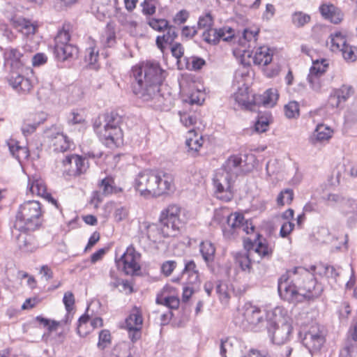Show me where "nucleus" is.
<instances>
[{"label":"nucleus","instance_id":"1","mask_svg":"<svg viewBox=\"0 0 357 357\" xmlns=\"http://www.w3.org/2000/svg\"><path fill=\"white\" fill-rule=\"evenodd\" d=\"M316 280L314 275L303 267H295L287 271L278 280V293L280 297L288 301L298 300V296L312 298L319 295L316 291Z\"/></svg>","mask_w":357,"mask_h":357},{"label":"nucleus","instance_id":"2","mask_svg":"<svg viewBox=\"0 0 357 357\" xmlns=\"http://www.w3.org/2000/svg\"><path fill=\"white\" fill-rule=\"evenodd\" d=\"M4 58L6 65L10 67L7 77L9 85L18 93H29L33 86V73L26 67L28 56L17 49L8 48L4 52Z\"/></svg>","mask_w":357,"mask_h":357},{"label":"nucleus","instance_id":"3","mask_svg":"<svg viewBox=\"0 0 357 357\" xmlns=\"http://www.w3.org/2000/svg\"><path fill=\"white\" fill-rule=\"evenodd\" d=\"M243 162L241 155H233L222 165V172L216 174L213 178L218 199L225 202H229L232 199L231 181L243 172Z\"/></svg>","mask_w":357,"mask_h":357},{"label":"nucleus","instance_id":"4","mask_svg":"<svg viewBox=\"0 0 357 357\" xmlns=\"http://www.w3.org/2000/svg\"><path fill=\"white\" fill-rule=\"evenodd\" d=\"M132 72L135 79V82L132 83V91L135 94H137V86H140V91H145L147 88H157L165 77V72L159 63L149 61L134 66Z\"/></svg>","mask_w":357,"mask_h":357},{"label":"nucleus","instance_id":"5","mask_svg":"<svg viewBox=\"0 0 357 357\" xmlns=\"http://www.w3.org/2000/svg\"><path fill=\"white\" fill-rule=\"evenodd\" d=\"M41 205L38 201L24 202L19 207L14 227L20 231H34L41 225Z\"/></svg>","mask_w":357,"mask_h":357},{"label":"nucleus","instance_id":"6","mask_svg":"<svg viewBox=\"0 0 357 357\" xmlns=\"http://www.w3.org/2000/svg\"><path fill=\"white\" fill-rule=\"evenodd\" d=\"M243 330H255L265 321V313L250 303H245L238 310L234 320Z\"/></svg>","mask_w":357,"mask_h":357},{"label":"nucleus","instance_id":"7","mask_svg":"<svg viewBox=\"0 0 357 357\" xmlns=\"http://www.w3.org/2000/svg\"><path fill=\"white\" fill-rule=\"evenodd\" d=\"M70 36L63 29L54 38V54L59 61H65L74 58L78 53L77 47L69 43Z\"/></svg>","mask_w":357,"mask_h":357},{"label":"nucleus","instance_id":"8","mask_svg":"<svg viewBox=\"0 0 357 357\" xmlns=\"http://www.w3.org/2000/svg\"><path fill=\"white\" fill-rule=\"evenodd\" d=\"M105 131L102 132L103 139L107 143L117 144L122 139V131L119 126L121 116L116 112H111L103 114Z\"/></svg>","mask_w":357,"mask_h":357},{"label":"nucleus","instance_id":"9","mask_svg":"<svg viewBox=\"0 0 357 357\" xmlns=\"http://www.w3.org/2000/svg\"><path fill=\"white\" fill-rule=\"evenodd\" d=\"M63 174L69 176H78L89 168L88 160L76 154L68 155L62 160Z\"/></svg>","mask_w":357,"mask_h":357},{"label":"nucleus","instance_id":"10","mask_svg":"<svg viewBox=\"0 0 357 357\" xmlns=\"http://www.w3.org/2000/svg\"><path fill=\"white\" fill-rule=\"evenodd\" d=\"M158 181L156 172L145 170L139 173L135 180L134 187L141 195H152L155 196V183Z\"/></svg>","mask_w":357,"mask_h":357},{"label":"nucleus","instance_id":"11","mask_svg":"<svg viewBox=\"0 0 357 357\" xmlns=\"http://www.w3.org/2000/svg\"><path fill=\"white\" fill-rule=\"evenodd\" d=\"M181 208L176 204H170L162 210L160 215V222L163 225L170 227L176 235L183 227L184 222L180 218Z\"/></svg>","mask_w":357,"mask_h":357},{"label":"nucleus","instance_id":"12","mask_svg":"<svg viewBox=\"0 0 357 357\" xmlns=\"http://www.w3.org/2000/svg\"><path fill=\"white\" fill-rule=\"evenodd\" d=\"M266 327L272 342L276 344H283L288 342L293 330L291 324L287 321L279 324L270 321Z\"/></svg>","mask_w":357,"mask_h":357},{"label":"nucleus","instance_id":"13","mask_svg":"<svg viewBox=\"0 0 357 357\" xmlns=\"http://www.w3.org/2000/svg\"><path fill=\"white\" fill-rule=\"evenodd\" d=\"M140 256V254L136 252L134 247L130 245L121 258L116 260V262L119 267L121 265L123 266V271L126 275H132L140 270V266L137 262Z\"/></svg>","mask_w":357,"mask_h":357},{"label":"nucleus","instance_id":"14","mask_svg":"<svg viewBox=\"0 0 357 357\" xmlns=\"http://www.w3.org/2000/svg\"><path fill=\"white\" fill-rule=\"evenodd\" d=\"M140 86L137 87V94L139 98L144 102H153V106L158 109H165L169 107L168 99L160 93L159 86L157 88H147L145 91H139Z\"/></svg>","mask_w":357,"mask_h":357},{"label":"nucleus","instance_id":"15","mask_svg":"<svg viewBox=\"0 0 357 357\" xmlns=\"http://www.w3.org/2000/svg\"><path fill=\"white\" fill-rule=\"evenodd\" d=\"M28 188L31 194L45 198L61 211L60 204L47 192L45 181L39 176L34 175L29 177Z\"/></svg>","mask_w":357,"mask_h":357},{"label":"nucleus","instance_id":"16","mask_svg":"<svg viewBox=\"0 0 357 357\" xmlns=\"http://www.w3.org/2000/svg\"><path fill=\"white\" fill-rule=\"evenodd\" d=\"M243 221L244 216L239 213H231L228 215L227 223L222 228L224 237L227 239L234 238L241 231V225Z\"/></svg>","mask_w":357,"mask_h":357},{"label":"nucleus","instance_id":"17","mask_svg":"<svg viewBox=\"0 0 357 357\" xmlns=\"http://www.w3.org/2000/svg\"><path fill=\"white\" fill-rule=\"evenodd\" d=\"M116 0H93L91 13L100 21L109 17L114 8Z\"/></svg>","mask_w":357,"mask_h":357},{"label":"nucleus","instance_id":"18","mask_svg":"<svg viewBox=\"0 0 357 357\" xmlns=\"http://www.w3.org/2000/svg\"><path fill=\"white\" fill-rule=\"evenodd\" d=\"M50 146L56 153L65 152L70 149L71 142L68 137L63 132L51 131L48 135Z\"/></svg>","mask_w":357,"mask_h":357},{"label":"nucleus","instance_id":"19","mask_svg":"<svg viewBox=\"0 0 357 357\" xmlns=\"http://www.w3.org/2000/svg\"><path fill=\"white\" fill-rule=\"evenodd\" d=\"M158 181L156 182L155 196H160L174 190V178L170 173L156 172Z\"/></svg>","mask_w":357,"mask_h":357},{"label":"nucleus","instance_id":"20","mask_svg":"<svg viewBox=\"0 0 357 357\" xmlns=\"http://www.w3.org/2000/svg\"><path fill=\"white\" fill-rule=\"evenodd\" d=\"M324 343V337L319 331L314 328L307 331L303 340V344L310 353L320 350Z\"/></svg>","mask_w":357,"mask_h":357},{"label":"nucleus","instance_id":"21","mask_svg":"<svg viewBox=\"0 0 357 357\" xmlns=\"http://www.w3.org/2000/svg\"><path fill=\"white\" fill-rule=\"evenodd\" d=\"M146 235L152 242H157L162 238L174 236L175 234L170 229V227L163 225L162 223L151 224L146 227Z\"/></svg>","mask_w":357,"mask_h":357},{"label":"nucleus","instance_id":"22","mask_svg":"<svg viewBox=\"0 0 357 357\" xmlns=\"http://www.w3.org/2000/svg\"><path fill=\"white\" fill-rule=\"evenodd\" d=\"M16 243L18 248L24 252H33L38 248L35 238L26 232L21 233L17 236Z\"/></svg>","mask_w":357,"mask_h":357},{"label":"nucleus","instance_id":"23","mask_svg":"<svg viewBox=\"0 0 357 357\" xmlns=\"http://www.w3.org/2000/svg\"><path fill=\"white\" fill-rule=\"evenodd\" d=\"M167 33L156 38L155 43L158 47L163 52L166 48L165 45H171L178 36L177 29L169 25L166 29Z\"/></svg>","mask_w":357,"mask_h":357},{"label":"nucleus","instance_id":"24","mask_svg":"<svg viewBox=\"0 0 357 357\" xmlns=\"http://www.w3.org/2000/svg\"><path fill=\"white\" fill-rule=\"evenodd\" d=\"M234 353L232 357H270L267 353L257 349H247L245 345L240 342H236Z\"/></svg>","mask_w":357,"mask_h":357},{"label":"nucleus","instance_id":"25","mask_svg":"<svg viewBox=\"0 0 357 357\" xmlns=\"http://www.w3.org/2000/svg\"><path fill=\"white\" fill-rule=\"evenodd\" d=\"M321 15L333 24H338L342 20V14L338 8L333 4H323L319 8Z\"/></svg>","mask_w":357,"mask_h":357},{"label":"nucleus","instance_id":"26","mask_svg":"<svg viewBox=\"0 0 357 357\" xmlns=\"http://www.w3.org/2000/svg\"><path fill=\"white\" fill-rule=\"evenodd\" d=\"M13 24L19 31L27 36L35 34L38 27L36 22H33L29 20L22 17L14 20Z\"/></svg>","mask_w":357,"mask_h":357},{"label":"nucleus","instance_id":"27","mask_svg":"<svg viewBox=\"0 0 357 357\" xmlns=\"http://www.w3.org/2000/svg\"><path fill=\"white\" fill-rule=\"evenodd\" d=\"M270 48L267 46L259 47L253 56V62L256 65L267 66L273 59V54L270 52Z\"/></svg>","mask_w":357,"mask_h":357},{"label":"nucleus","instance_id":"28","mask_svg":"<svg viewBox=\"0 0 357 357\" xmlns=\"http://www.w3.org/2000/svg\"><path fill=\"white\" fill-rule=\"evenodd\" d=\"M261 235L257 234L253 240L249 239L252 245L255 246V252L262 257L269 258L273 253L272 248L266 243V239H261Z\"/></svg>","mask_w":357,"mask_h":357},{"label":"nucleus","instance_id":"29","mask_svg":"<svg viewBox=\"0 0 357 357\" xmlns=\"http://www.w3.org/2000/svg\"><path fill=\"white\" fill-rule=\"evenodd\" d=\"M182 275L183 276L188 275L187 282L189 284H196L199 281V272L193 260H190L185 263V267L182 271Z\"/></svg>","mask_w":357,"mask_h":357},{"label":"nucleus","instance_id":"30","mask_svg":"<svg viewBox=\"0 0 357 357\" xmlns=\"http://www.w3.org/2000/svg\"><path fill=\"white\" fill-rule=\"evenodd\" d=\"M199 252L204 261L208 265L214 261L215 247L209 241H202L199 244Z\"/></svg>","mask_w":357,"mask_h":357},{"label":"nucleus","instance_id":"31","mask_svg":"<svg viewBox=\"0 0 357 357\" xmlns=\"http://www.w3.org/2000/svg\"><path fill=\"white\" fill-rule=\"evenodd\" d=\"M333 130L324 124L317 125L312 136L313 143L328 140L332 136Z\"/></svg>","mask_w":357,"mask_h":357},{"label":"nucleus","instance_id":"32","mask_svg":"<svg viewBox=\"0 0 357 357\" xmlns=\"http://www.w3.org/2000/svg\"><path fill=\"white\" fill-rule=\"evenodd\" d=\"M238 340L233 338L221 340L220 345V354L222 357H232L234 353L236 342Z\"/></svg>","mask_w":357,"mask_h":357},{"label":"nucleus","instance_id":"33","mask_svg":"<svg viewBox=\"0 0 357 357\" xmlns=\"http://www.w3.org/2000/svg\"><path fill=\"white\" fill-rule=\"evenodd\" d=\"M143 319L142 314L137 310H134L130 315L126 318L125 324L127 329L135 328H142Z\"/></svg>","mask_w":357,"mask_h":357},{"label":"nucleus","instance_id":"34","mask_svg":"<svg viewBox=\"0 0 357 357\" xmlns=\"http://www.w3.org/2000/svg\"><path fill=\"white\" fill-rule=\"evenodd\" d=\"M329 40L330 48L333 52H340L347 43L344 36L340 32L331 33Z\"/></svg>","mask_w":357,"mask_h":357},{"label":"nucleus","instance_id":"35","mask_svg":"<svg viewBox=\"0 0 357 357\" xmlns=\"http://www.w3.org/2000/svg\"><path fill=\"white\" fill-rule=\"evenodd\" d=\"M234 259L235 263L242 269V271L250 272L252 263L248 252L243 251L236 252L234 255Z\"/></svg>","mask_w":357,"mask_h":357},{"label":"nucleus","instance_id":"36","mask_svg":"<svg viewBox=\"0 0 357 357\" xmlns=\"http://www.w3.org/2000/svg\"><path fill=\"white\" fill-rule=\"evenodd\" d=\"M100 188L102 190L105 195H109L113 193H117L121 189L115 185L114 180L112 177L103 178L100 183Z\"/></svg>","mask_w":357,"mask_h":357},{"label":"nucleus","instance_id":"37","mask_svg":"<svg viewBox=\"0 0 357 357\" xmlns=\"http://www.w3.org/2000/svg\"><path fill=\"white\" fill-rule=\"evenodd\" d=\"M291 19L294 26L301 28L310 22L311 17L302 11H296L292 13Z\"/></svg>","mask_w":357,"mask_h":357},{"label":"nucleus","instance_id":"38","mask_svg":"<svg viewBox=\"0 0 357 357\" xmlns=\"http://www.w3.org/2000/svg\"><path fill=\"white\" fill-rule=\"evenodd\" d=\"M278 96L276 89H269L262 96V103L265 107H272L276 104Z\"/></svg>","mask_w":357,"mask_h":357},{"label":"nucleus","instance_id":"39","mask_svg":"<svg viewBox=\"0 0 357 357\" xmlns=\"http://www.w3.org/2000/svg\"><path fill=\"white\" fill-rule=\"evenodd\" d=\"M98 50L95 47H90L86 50L85 61L92 69H98Z\"/></svg>","mask_w":357,"mask_h":357},{"label":"nucleus","instance_id":"40","mask_svg":"<svg viewBox=\"0 0 357 357\" xmlns=\"http://www.w3.org/2000/svg\"><path fill=\"white\" fill-rule=\"evenodd\" d=\"M347 62H354L357 60V47L347 43L340 51Z\"/></svg>","mask_w":357,"mask_h":357},{"label":"nucleus","instance_id":"41","mask_svg":"<svg viewBox=\"0 0 357 357\" xmlns=\"http://www.w3.org/2000/svg\"><path fill=\"white\" fill-rule=\"evenodd\" d=\"M354 93V88L349 85H342L336 93L335 96L337 100V106L339 102L346 101Z\"/></svg>","mask_w":357,"mask_h":357},{"label":"nucleus","instance_id":"42","mask_svg":"<svg viewBox=\"0 0 357 357\" xmlns=\"http://www.w3.org/2000/svg\"><path fill=\"white\" fill-rule=\"evenodd\" d=\"M328 67V60L322 59L321 61H319L317 59L312 61V66L310 69V73L322 76L326 71Z\"/></svg>","mask_w":357,"mask_h":357},{"label":"nucleus","instance_id":"43","mask_svg":"<svg viewBox=\"0 0 357 357\" xmlns=\"http://www.w3.org/2000/svg\"><path fill=\"white\" fill-rule=\"evenodd\" d=\"M111 357H132L128 344L126 342L116 344L113 349Z\"/></svg>","mask_w":357,"mask_h":357},{"label":"nucleus","instance_id":"44","mask_svg":"<svg viewBox=\"0 0 357 357\" xmlns=\"http://www.w3.org/2000/svg\"><path fill=\"white\" fill-rule=\"evenodd\" d=\"M294 199V191L291 189L287 188L282 190L277 197V204L279 206L290 204Z\"/></svg>","mask_w":357,"mask_h":357},{"label":"nucleus","instance_id":"45","mask_svg":"<svg viewBox=\"0 0 357 357\" xmlns=\"http://www.w3.org/2000/svg\"><path fill=\"white\" fill-rule=\"evenodd\" d=\"M204 41L210 44H217L220 41L218 29L211 28L205 30L202 34Z\"/></svg>","mask_w":357,"mask_h":357},{"label":"nucleus","instance_id":"46","mask_svg":"<svg viewBox=\"0 0 357 357\" xmlns=\"http://www.w3.org/2000/svg\"><path fill=\"white\" fill-rule=\"evenodd\" d=\"M284 114L288 119L296 118L299 116V105L296 101H291L284 106Z\"/></svg>","mask_w":357,"mask_h":357},{"label":"nucleus","instance_id":"47","mask_svg":"<svg viewBox=\"0 0 357 357\" xmlns=\"http://www.w3.org/2000/svg\"><path fill=\"white\" fill-rule=\"evenodd\" d=\"M148 24L154 30L158 31H163L166 30L169 24L165 19L151 18L149 20Z\"/></svg>","mask_w":357,"mask_h":357},{"label":"nucleus","instance_id":"48","mask_svg":"<svg viewBox=\"0 0 357 357\" xmlns=\"http://www.w3.org/2000/svg\"><path fill=\"white\" fill-rule=\"evenodd\" d=\"M111 343V333L109 331L104 329L99 333L98 347L103 350Z\"/></svg>","mask_w":357,"mask_h":357},{"label":"nucleus","instance_id":"49","mask_svg":"<svg viewBox=\"0 0 357 357\" xmlns=\"http://www.w3.org/2000/svg\"><path fill=\"white\" fill-rule=\"evenodd\" d=\"M203 139L201 136H198L194 134L193 137H189L186 139L185 145L189 149L195 151H197L199 148L202 146Z\"/></svg>","mask_w":357,"mask_h":357},{"label":"nucleus","instance_id":"50","mask_svg":"<svg viewBox=\"0 0 357 357\" xmlns=\"http://www.w3.org/2000/svg\"><path fill=\"white\" fill-rule=\"evenodd\" d=\"M213 24V17L210 13H207L199 17L197 26L199 29H205L206 30L212 28Z\"/></svg>","mask_w":357,"mask_h":357},{"label":"nucleus","instance_id":"51","mask_svg":"<svg viewBox=\"0 0 357 357\" xmlns=\"http://www.w3.org/2000/svg\"><path fill=\"white\" fill-rule=\"evenodd\" d=\"M156 0H144L142 3V13L145 15H152L156 10Z\"/></svg>","mask_w":357,"mask_h":357},{"label":"nucleus","instance_id":"52","mask_svg":"<svg viewBox=\"0 0 357 357\" xmlns=\"http://www.w3.org/2000/svg\"><path fill=\"white\" fill-rule=\"evenodd\" d=\"M156 302L158 304L164 305L170 309H177L179 306L180 301L177 297L175 296H167L165 297L162 301H160L159 298L156 299Z\"/></svg>","mask_w":357,"mask_h":357},{"label":"nucleus","instance_id":"53","mask_svg":"<svg viewBox=\"0 0 357 357\" xmlns=\"http://www.w3.org/2000/svg\"><path fill=\"white\" fill-rule=\"evenodd\" d=\"M215 291L222 301H227L229 298V295L227 292V286L221 281L216 282Z\"/></svg>","mask_w":357,"mask_h":357},{"label":"nucleus","instance_id":"54","mask_svg":"<svg viewBox=\"0 0 357 357\" xmlns=\"http://www.w3.org/2000/svg\"><path fill=\"white\" fill-rule=\"evenodd\" d=\"M258 33L259 30L251 31L247 29H245L243 33V38L240 39V43L245 44V43H251L253 40L255 43L257 40ZM243 45L245 46V45Z\"/></svg>","mask_w":357,"mask_h":357},{"label":"nucleus","instance_id":"55","mask_svg":"<svg viewBox=\"0 0 357 357\" xmlns=\"http://www.w3.org/2000/svg\"><path fill=\"white\" fill-rule=\"evenodd\" d=\"M218 35H220V40L224 41H229L234 38V30L229 26H225L218 29Z\"/></svg>","mask_w":357,"mask_h":357},{"label":"nucleus","instance_id":"56","mask_svg":"<svg viewBox=\"0 0 357 357\" xmlns=\"http://www.w3.org/2000/svg\"><path fill=\"white\" fill-rule=\"evenodd\" d=\"M321 75L310 73L307 76V80L311 88L314 91H319L322 85L321 80Z\"/></svg>","mask_w":357,"mask_h":357},{"label":"nucleus","instance_id":"57","mask_svg":"<svg viewBox=\"0 0 357 357\" xmlns=\"http://www.w3.org/2000/svg\"><path fill=\"white\" fill-rule=\"evenodd\" d=\"M234 99L239 105L248 107L250 104L248 100V95L246 89H240L238 92L234 93Z\"/></svg>","mask_w":357,"mask_h":357},{"label":"nucleus","instance_id":"58","mask_svg":"<svg viewBox=\"0 0 357 357\" xmlns=\"http://www.w3.org/2000/svg\"><path fill=\"white\" fill-rule=\"evenodd\" d=\"M103 114L99 115L93 122V129L95 132L99 135L100 138L103 139L102 132L105 131V124L102 126Z\"/></svg>","mask_w":357,"mask_h":357},{"label":"nucleus","instance_id":"59","mask_svg":"<svg viewBox=\"0 0 357 357\" xmlns=\"http://www.w3.org/2000/svg\"><path fill=\"white\" fill-rule=\"evenodd\" d=\"M63 302L65 305V307L68 313H70L73 310V307L75 304L74 295L70 291H67L64 294Z\"/></svg>","mask_w":357,"mask_h":357},{"label":"nucleus","instance_id":"60","mask_svg":"<svg viewBox=\"0 0 357 357\" xmlns=\"http://www.w3.org/2000/svg\"><path fill=\"white\" fill-rule=\"evenodd\" d=\"M190 16L188 10L183 9L178 11L174 17V22L176 24H181L185 23Z\"/></svg>","mask_w":357,"mask_h":357},{"label":"nucleus","instance_id":"61","mask_svg":"<svg viewBox=\"0 0 357 357\" xmlns=\"http://www.w3.org/2000/svg\"><path fill=\"white\" fill-rule=\"evenodd\" d=\"M176 267V262L175 261H167L162 264L161 271L164 275L169 276L172 274Z\"/></svg>","mask_w":357,"mask_h":357},{"label":"nucleus","instance_id":"62","mask_svg":"<svg viewBox=\"0 0 357 357\" xmlns=\"http://www.w3.org/2000/svg\"><path fill=\"white\" fill-rule=\"evenodd\" d=\"M36 321H38L40 324H43L44 326L47 327L50 331L56 330V327L59 326V323L56 321H52L50 323V320L46 318H43L40 316H38L36 317Z\"/></svg>","mask_w":357,"mask_h":357},{"label":"nucleus","instance_id":"63","mask_svg":"<svg viewBox=\"0 0 357 357\" xmlns=\"http://www.w3.org/2000/svg\"><path fill=\"white\" fill-rule=\"evenodd\" d=\"M128 215V210L124 206H120L115 209L114 219L117 222L125 220Z\"/></svg>","mask_w":357,"mask_h":357},{"label":"nucleus","instance_id":"64","mask_svg":"<svg viewBox=\"0 0 357 357\" xmlns=\"http://www.w3.org/2000/svg\"><path fill=\"white\" fill-rule=\"evenodd\" d=\"M13 156L20 162L22 160L27 159L29 158V152L26 147L21 146L20 147H18V150L15 152Z\"/></svg>","mask_w":357,"mask_h":357}]
</instances>
